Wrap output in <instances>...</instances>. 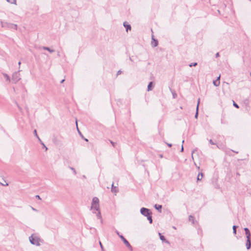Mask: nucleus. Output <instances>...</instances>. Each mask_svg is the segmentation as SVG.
I'll return each instance as SVG.
<instances>
[{"mask_svg":"<svg viewBox=\"0 0 251 251\" xmlns=\"http://www.w3.org/2000/svg\"><path fill=\"white\" fill-rule=\"evenodd\" d=\"M29 240L30 243L32 245H35L36 246H40V242L41 241V239L37 236L32 234L29 237Z\"/></svg>","mask_w":251,"mask_h":251,"instance_id":"obj_1","label":"nucleus"},{"mask_svg":"<svg viewBox=\"0 0 251 251\" xmlns=\"http://www.w3.org/2000/svg\"><path fill=\"white\" fill-rule=\"evenodd\" d=\"M91 208V209H94L96 211V212L93 211V212L96 214L97 218L101 220V213L100 211V205L97 204H92Z\"/></svg>","mask_w":251,"mask_h":251,"instance_id":"obj_2","label":"nucleus"},{"mask_svg":"<svg viewBox=\"0 0 251 251\" xmlns=\"http://www.w3.org/2000/svg\"><path fill=\"white\" fill-rule=\"evenodd\" d=\"M1 25L2 27L5 28L14 29L15 30L17 29V25L12 23L1 22Z\"/></svg>","mask_w":251,"mask_h":251,"instance_id":"obj_3","label":"nucleus"},{"mask_svg":"<svg viewBox=\"0 0 251 251\" xmlns=\"http://www.w3.org/2000/svg\"><path fill=\"white\" fill-rule=\"evenodd\" d=\"M140 212L141 214L144 215L145 217H147L150 214H152L151 212L150 211V210L145 207H142L140 209Z\"/></svg>","mask_w":251,"mask_h":251,"instance_id":"obj_4","label":"nucleus"},{"mask_svg":"<svg viewBox=\"0 0 251 251\" xmlns=\"http://www.w3.org/2000/svg\"><path fill=\"white\" fill-rule=\"evenodd\" d=\"M119 237L121 239V240L123 241L126 246L131 251L133 250L132 246L130 245L128 241L123 236L119 235Z\"/></svg>","mask_w":251,"mask_h":251,"instance_id":"obj_5","label":"nucleus"},{"mask_svg":"<svg viewBox=\"0 0 251 251\" xmlns=\"http://www.w3.org/2000/svg\"><path fill=\"white\" fill-rule=\"evenodd\" d=\"M20 75L18 72H15L13 74L12 77V81L14 83H17L20 79Z\"/></svg>","mask_w":251,"mask_h":251,"instance_id":"obj_6","label":"nucleus"},{"mask_svg":"<svg viewBox=\"0 0 251 251\" xmlns=\"http://www.w3.org/2000/svg\"><path fill=\"white\" fill-rule=\"evenodd\" d=\"M124 25V26H125V27L126 28V32H128V30H131V26L130 25H129L126 22H125L123 24Z\"/></svg>","mask_w":251,"mask_h":251,"instance_id":"obj_7","label":"nucleus"},{"mask_svg":"<svg viewBox=\"0 0 251 251\" xmlns=\"http://www.w3.org/2000/svg\"><path fill=\"white\" fill-rule=\"evenodd\" d=\"M245 234L246 235L247 239L251 238V233L249 229L247 227L244 228Z\"/></svg>","mask_w":251,"mask_h":251,"instance_id":"obj_8","label":"nucleus"},{"mask_svg":"<svg viewBox=\"0 0 251 251\" xmlns=\"http://www.w3.org/2000/svg\"><path fill=\"white\" fill-rule=\"evenodd\" d=\"M246 247L248 250H249L251 248V238H248L247 239V242H246Z\"/></svg>","mask_w":251,"mask_h":251,"instance_id":"obj_9","label":"nucleus"},{"mask_svg":"<svg viewBox=\"0 0 251 251\" xmlns=\"http://www.w3.org/2000/svg\"><path fill=\"white\" fill-rule=\"evenodd\" d=\"M92 204H99V200L97 197H94L93 198L92 200Z\"/></svg>","mask_w":251,"mask_h":251,"instance_id":"obj_10","label":"nucleus"},{"mask_svg":"<svg viewBox=\"0 0 251 251\" xmlns=\"http://www.w3.org/2000/svg\"><path fill=\"white\" fill-rule=\"evenodd\" d=\"M154 207L159 212H161V209H162V205H161L155 204Z\"/></svg>","mask_w":251,"mask_h":251,"instance_id":"obj_11","label":"nucleus"},{"mask_svg":"<svg viewBox=\"0 0 251 251\" xmlns=\"http://www.w3.org/2000/svg\"><path fill=\"white\" fill-rule=\"evenodd\" d=\"M118 191V188L114 186L113 183L112 184L111 191L114 193H117Z\"/></svg>","mask_w":251,"mask_h":251,"instance_id":"obj_12","label":"nucleus"},{"mask_svg":"<svg viewBox=\"0 0 251 251\" xmlns=\"http://www.w3.org/2000/svg\"><path fill=\"white\" fill-rule=\"evenodd\" d=\"M159 237H160V239L161 240H162V241H165L166 243H169V241L166 240L165 237L163 235H161V234L160 233H159Z\"/></svg>","mask_w":251,"mask_h":251,"instance_id":"obj_13","label":"nucleus"},{"mask_svg":"<svg viewBox=\"0 0 251 251\" xmlns=\"http://www.w3.org/2000/svg\"><path fill=\"white\" fill-rule=\"evenodd\" d=\"M152 40L154 42V43L153 42L151 43V45L153 47H155L158 45V41L157 40H155L153 37L152 38Z\"/></svg>","mask_w":251,"mask_h":251,"instance_id":"obj_14","label":"nucleus"},{"mask_svg":"<svg viewBox=\"0 0 251 251\" xmlns=\"http://www.w3.org/2000/svg\"><path fill=\"white\" fill-rule=\"evenodd\" d=\"M213 83L214 86L217 87L219 86L220 84V81L218 80V79H216L213 81Z\"/></svg>","mask_w":251,"mask_h":251,"instance_id":"obj_15","label":"nucleus"},{"mask_svg":"<svg viewBox=\"0 0 251 251\" xmlns=\"http://www.w3.org/2000/svg\"><path fill=\"white\" fill-rule=\"evenodd\" d=\"M43 50H47L48 51H49V52H50V53H52L54 51V50H51L50 49V48H49V47H43Z\"/></svg>","mask_w":251,"mask_h":251,"instance_id":"obj_16","label":"nucleus"},{"mask_svg":"<svg viewBox=\"0 0 251 251\" xmlns=\"http://www.w3.org/2000/svg\"><path fill=\"white\" fill-rule=\"evenodd\" d=\"M152 84H153V82L151 81L148 84V91H150L152 90Z\"/></svg>","mask_w":251,"mask_h":251,"instance_id":"obj_17","label":"nucleus"},{"mask_svg":"<svg viewBox=\"0 0 251 251\" xmlns=\"http://www.w3.org/2000/svg\"><path fill=\"white\" fill-rule=\"evenodd\" d=\"M3 75L4 77L5 78L6 80L9 82L10 81V77L8 76V75L7 74H4V73L3 74Z\"/></svg>","mask_w":251,"mask_h":251,"instance_id":"obj_18","label":"nucleus"},{"mask_svg":"<svg viewBox=\"0 0 251 251\" xmlns=\"http://www.w3.org/2000/svg\"><path fill=\"white\" fill-rule=\"evenodd\" d=\"M147 219L148 220V221H149V223L150 224H152V219L151 214H150L149 216H148L147 217Z\"/></svg>","mask_w":251,"mask_h":251,"instance_id":"obj_19","label":"nucleus"},{"mask_svg":"<svg viewBox=\"0 0 251 251\" xmlns=\"http://www.w3.org/2000/svg\"><path fill=\"white\" fill-rule=\"evenodd\" d=\"M203 177V174L202 173H199L197 177V181L201 180Z\"/></svg>","mask_w":251,"mask_h":251,"instance_id":"obj_20","label":"nucleus"},{"mask_svg":"<svg viewBox=\"0 0 251 251\" xmlns=\"http://www.w3.org/2000/svg\"><path fill=\"white\" fill-rule=\"evenodd\" d=\"M33 133L34 134V135L37 138V139L39 140V141H41V139L40 138H39V137L38 136V134H37V130L36 129H34V131H33Z\"/></svg>","mask_w":251,"mask_h":251,"instance_id":"obj_21","label":"nucleus"},{"mask_svg":"<svg viewBox=\"0 0 251 251\" xmlns=\"http://www.w3.org/2000/svg\"><path fill=\"white\" fill-rule=\"evenodd\" d=\"M41 144L43 146V148L45 149V151H47L48 150V148L46 146V145L44 144V143L41 140L40 141Z\"/></svg>","mask_w":251,"mask_h":251,"instance_id":"obj_22","label":"nucleus"},{"mask_svg":"<svg viewBox=\"0 0 251 251\" xmlns=\"http://www.w3.org/2000/svg\"><path fill=\"white\" fill-rule=\"evenodd\" d=\"M2 180H3V181L4 183H2V182H0V184L1 185H2V186H8V183H7V182H6V181H5L4 179H2Z\"/></svg>","mask_w":251,"mask_h":251,"instance_id":"obj_23","label":"nucleus"},{"mask_svg":"<svg viewBox=\"0 0 251 251\" xmlns=\"http://www.w3.org/2000/svg\"><path fill=\"white\" fill-rule=\"evenodd\" d=\"M237 226H233L232 228H233V233L234 234H236V228H237Z\"/></svg>","mask_w":251,"mask_h":251,"instance_id":"obj_24","label":"nucleus"},{"mask_svg":"<svg viewBox=\"0 0 251 251\" xmlns=\"http://www.w3.org/2000/svg\"><path fill=\"white\" fill-rule=\"evenodd\" d=\"M189 220L191 221L193 223L194 222V218L193 216L190 215L189 216Z\"/></svg>","mask_w":251,"mask_h":251,"instance_id":"obj_25","label":"nucleus"},{"mask_svg":"<svg viewBox=\"0 0 251 251\" xmlns=\"http://www.w3.org/2000/svg\"><path fill=\"white\" fill-rule=\"evenodd\" d=\"M7 1L12 4H16V0H7Z\"/></svg>","mask_w":251,"mask_h":251,"instance_id":"obj_26","label":"nucleus"},{"mask_svg":"<svg viewBox=\"0 0 251 251\" xmlns=\"http://www.w3.org/2000/svg\"><path fill=\"white\" fill-rule=\"evenodd\" d=\"M69 168L72 171V172H73L74 175L76 174V171L75 170V168H74L73 167H70Z\"/></svg>","mask_w":251,"mask_h":251,"instance_id":"obj_27","label":"nucleus"},{"mask_svg":"<svg viewBox=\"0 0 251 251\" xmlns=\"http://www.w3.org/2000/svg\"><path fill=\"white\" fill-rule=\"evenodd\" d=\"M197 65V63L196 62H194V63H191L190 65H189V66L190 67H192V66H196Z\"/></svg>","mask_w":251,"mask_h":251,"instance_id":"obj_28","label":"nucleus"},{"mask_svg":"<svg viewBox=\"0 0 251 251\" xmlns=\"http://www.w3.org/2000/svg\"><path fill=\"white\" fill-rule=\"evenodd\" d=\"M197 151V149H194L192 151V158L193 160H194V158H193V153Z\"/></svg>","mask_w":251,"mask_h":251,"instance_id":"obj_29","label":"nucleus"},{"mask_svg":"<svg viewBox=\"0 0 251 251\" xmlns=\"http://www.w3.org/2000/svg\"><path fill=\"white\" fill-rule=\"evenodd\" d=\"M233 106H234V107H235L236 108H239V106H238V105L236 103H235L234 101H233Z\"/></svg>","mask_w":251,"mask_h":251,"instance_id":"obj_30","label":"nucleus"},{"mask_svg":"<svg viewBox=\"0 0 251 251\" xmlns=\"http://www.w3.org/2000/svg\"><path fill=\"white\" fill-rule=\"evenodd\" d=\"M109 141H110V143L111 144V145H112L114 147H115V145H116V143H115V142H113V141H111V140H109Z\"/></svg>","mask_w":251,"mask_h":251,"instance_id":"obj_31","label":"nucleus"},{"mask_svg":"<svg viewBox=\"0 0 251 251\" xmlns=\"http://www.w3.org/2000/svg\"><path fill=\"white\" fill-rule=\"evenodd\" d=\"M200 99H199L198 100V103H197V109H196L197 110L199 109V104H200Z\"/></svg>","mask_w":251,"mask_h":251,"instance_id":"obj_32","label":"nucleus"},{"mask_svg":"<svg viewBox=\"0 0 251 251\" xmlns=\"http://www.w3.org/2000/svg\"><path fill=\"white\" fill-rule=\"evenodd\" d=\"M198 116V110L196 109V114H195V117L196 118H197Z\"/></svg>","mask_w":251,"mask_h":251,"instance_id":"obj_33","label":"nucleus"},{"mask_svg":"<svg viewBox=\"0 0 251 251\" xmlns=\"http://www.w3.org/2000/svg\"><path fill=\"white\" fill-rule=\"evenodd\" d=\"M209 142L210 144H211V145H215V144L211 139H210L209 141Z\"/></svg>","mask_w":251,"mask_h":251,"instance_id":"obj_34","label":"nucleus"},{"mask_svg":"<svg viewBox=\"0 0 251 251\" xmlns=\"http://www.w3.org/2000/svg\"><path fill=\"white\" fill-rule=\"evenodd\" d=\"M100 248H101V250L102 251L103 250V246H102V244H101L100 242Z\"/></svg>","mask_w":251,"mask_h":251,"instance_id":"obj_35","label":"nucleus"},{"mask_svg":"<svg viewBox=\"0 0 251 251\" xmlns=\"http://www.w3.org/2000/svg\"><path fill=\"white\" fill-rule=\"evenodd\" d=\"M219 56H220V54L219 52H217L216 54V57H218Z\"/></svg>","mask_w":251,"mask_h":251,"instance_id":"obj_36","label":"nucleus"},{"mask_svg":"<svg viewBox=\"0 0 251 251\" xmlns=\"http://www.w3.org/2000/svg\"><path fill=\"white\" fill-rule=\"evenodd\" d=\"M184 150V148H183V145H182L181 146V152H182Z\"/></svg>","mask_w":251,"mask_h":251,"instance_id":"obj_37","label":"nucleus"},{"mask_svg":"<svg viewBox=\"0 0 251 251\" xmlns=\"http://www.w3.org/2000/svg\"><path fill=\"white\" fill-rule=\"evenodd\" d=\"M36 198H38L39 200H41L40 197L39 195H36Z\"/></svg>","mask_w":251,"mask_h":251,"instance_id":"obj_38","label":"nucleus"},{"mask_svg":"<svg viewBox=\"0 0 251 251\" xmlns=\"http://www.w3.org/2000/svg\"><path fill=\"white\" fill-rule=\"evenodd\" d=\"M167 145L169 147H171L172 146V145L171 144H169V143H167Z\"/></svg>","mask_w":251,"mask_h":251,"instance_id":"obj_39","label":"nucleus"},{"mask_svg":"<svg viewBox=\"0 0 251 251\" xmlns=\"http://www.w3.org/2000/svg\"><path fill=\"white\" fill-rule=\"evenodd\" d=\"M116 233H117V234L119 236V235H121L119 233V232L117 230L116 231Z\"/></svg>","mask_w":251,"mask_h":251,"instance_id":"obj_40","label":"nucleus"},{"mask_svg":"<svg viewBox=\"0 0 251 251\" xmlns=\"http://www.w3.org/2000/svg\"><path fill=\"white\" fill-rule=\"evenodd\" d=\"M31 209H32L33 211H37V210H36L35 208H33V207H31Z\"/></svg>","mask_w":251,"mask_h":251,"instance_id":"obj_41","label":"nucleus"},{"mask_svg":"<svg viewBox=\"0 0 251 251\" xmlns=\"http://www.w3.org/2000/svg\"><path fill=\"white\" fill-rule=\"evenodd\" d=\"M220 76H221V75H219V76L217 77V79H218V80H220Z\"/></svg>","mask_w":251,"mask_h":251,"instance_id":"obj_42","label":"nucleus"},{"mask_svg":"<svg viewBox=\"0 0 251 251\" xmlns=\"http://www.w3.org/2000/svg\"><path fill=\"white\" fill-rule=\"evenodd\" d=\"M65 79H63L61 81V83H62L64 81Z\"/></svg>","mask_w":251,"mask_h":251,"instance_id":"obj_43","label":"nucleus"},{"mask_svg":"<svg viewBox=\"0 0 251 251\" xmlns=\"http://www.w3.org/2000/svg\"><path fill=\"white\" fill-rule=\"evenodd\" d=\"M121 71H119L118 72V74H120V73H121Z\"/></svg>","mask_w":251,"mask_h":251,"instance_id":"obj_44","label":"nucleus"},{"mask_svg":"<svg viewBox=\"0 0 251 251\" xmlns=\"http://www.w3.org/2000/svg\"><path fill=\"white\" fill-rule=\"evenodd\" d=\"M129 59H130V60L131 61H133V60H132V58H131V57H130V58H129Z\"/></svg>","mask_w":251,"mask_h":251,"instance_id":"obj_45","label":"nucleus"},{"mask_svg":"<svg viewBox=\"0 0 251 251\" xmlns=\"http://www.w3.org/2000/svg\"><path fill=\"white\" fill-rule=\"evenodd\" d=\"M18 64L20 65L21 64V62H19Z\"/></svg>","mask_w":251,"mask_h":251,"instance_id":"obj_46","label":"nucleus"},{"mask_svg":"<svg viewBox=\"0 0 251 251\" xmlns=\"http://www.w3.org/2000/svg\"><path fill=\"white\" fill-rule=\"evenodd\" d=\"M85 140L86 141H88L87 139H85Z\"/></svg>","mask_w":251,"mask_h":251,"instance_id":"obj_47","label":"nucleus"},{"mask_svg":"<svg viewBox=\"0 0 251 251\" xmlns=\"http://www.w3.org/2000/svg\"><path fill=\"white\" fill-rule=\"evenodd\" d=\"M18 107H19V109L21 110V107H20L19 106H18Z\"/></svg>","mask_w":251,"mask_h":251,"instance_id":"obj_48","label":"nucleus"},{"mask_svg":"<svg viewBox=\"0 0 251 251\" xmlns=\"http://www.w3.org/2000/svg\"><path fill=\"white\" fill-rule=\"evenodd\" d=\"M83 178H85L86 177H85V176H83Z\"/></svg>","mask_w":251,"mask_h":251,"instance_id":"obj_49","label":"nucleus"},{"mask_svg":"<svg viewBox=\"0 0 251 251\" xmlns=\"http://www.w3.org/2000/svg\"><path fill=\"white\" fill-rule=\"evenodd\" d=\"M250 75H251V73H250Z\"/></svg>","mask_w":251,"mask_h":251,"instance_id":"obj_50","label":"nucleus"}]
</instances>
